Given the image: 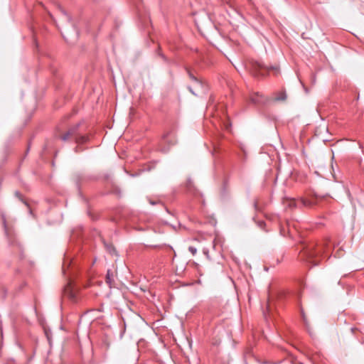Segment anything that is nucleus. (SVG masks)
Wrapping results in <instances>:
<instances>
[{
  "label": "nucleus",
  "instance_id": "obj_1",
  "mask_svg": "<svg viewBox=\"0 0 364 364\" xmlns=\"http://www.w3.org/2000/svg\"><path fill=\"white\" fill-rule=\"evenodd\" d=\"M325 245L311 242L306 245L299 252L301 259L306 260L313 266L319 264L322 259L323 253L325 251Z\"/></svg>",
  "mask_w": 364,
  "mask_h": 364
},
{
  "label": "nucleus",
  "instance_id": "obj_2",
  "mask_svg": "<svg viewBox=\"0 0 364 364\" xmlns=\"http://www.w3.org/2000/svg\"><path fill=\"white\" fill-rule=\"evenodd\" d=\"M187 72L189 77L193 81V85L188 87L190 92H191L193 95H197L200 92L205 91V88L203 83L196 76H194L190 70L187 69Z\"/></svg>",
  "mask_w": 364,
  "mask_h": 364
},
{
  "label": "nucleus",
  "instance_id": "obj_3",
  "mask_svg": "<svg viewBox=\"0 0 364 364\" xmlns=\"http://www.w3.org/2000/svg\"><path fill=\"white\" fill-rule=\"evenodd\" d=\"M299 202L301 207L311 208L318 204V198L315 196L312 198H300Z\"/></svg>",
  "mask_w": 364,
  "mask_h": 364
},
{
  "label": "nucleus",
  "instance_id": "obj_4",
  "mask_svg": "<svg viewBox=\"0 0 364 364\" xmlns=\"http://www.w3.org/2000/svg\"><path fill=\"white\" fill-rule=\"evenodd\" d=\"M270 69L275 70L276 73L278 72L277 69L276 68H270ZM269 71V68L264 66V65L257 63L254 65V75H262L264 76L266 73H268Z\"/></svg>",
  "mask_w": 364,
  "mask_h": 364
},
{
  "label": "nucleus",
  "instance_id": "obj_5",
  "mask_svg": "<svg viewBox=\"0 0 364 364\" xmlns=\"http://www.w3.org/2000/svg\"><path fill=\"white\" fill-rule=\"evenodd\" d=\"M78 126H79L78 124H76V125L72 127L71 128H70L68 132H66L65 134H63L62 136H60V139L65 141H68L70 139H75V136H77V130L78 129Z\"/></svg>",
  "mask_w": 364,
  "mask_h": 364
},
{
  "label": "nucleus",
  "instance_id": "obj_6",
  "mask_svg": "<svg viewBox=\"0 0 364 364\" xmlns=\"http://www.w3.org/2000/svg\"><path fill=\"white\" fill-rule=\"evenodd\" d=\"M250 100L255 105H261L265 103L267 99L259 92H254L250 95Z\"/></svg>",
  "mask_w": 364,
  "mask_h": 364
},
{
  "label": "nucleus",
  "instance_id": "obj_7",
  "mask_svg": "<svg viewBox=\"0 0 364 364\" xmlns=\"http://www.w3.org/2000/svg\"><path fill=\"white\" fill-rule=\"evenodd\" d=\"M64 294L68 296L71 301H76L77 296L76 293L73 289L70 284H68L64 289Z\"/></svg>",
  "mask_w": 364,
  "mask_h": 364
},
{
  "label": "nucleus",
  "instance_id": "obj_8",
  "mask_svg": "<svg viewBox=\"0 0 364 364\" xmlns=\"http://www.w3.org/2000/svg\"><path fill=\"white\" fill-rule=\"evenodd\" d=\"M284 205L288 207L290 209L295 208H300V204L299 202V199L296 200L294 198H289L287 199L284 202Z\"/></svg>",
  "mask_w": 364,
  "mask_h": 364
},
{
  "label": "nucleus",
  "instance_id": "obj_9",
  "mask_svg": "<svg viewBox=\"0 0 364 364\" xmlns=\"http://www.w3.org/2000/svg\"><path fill=\"white\" fill-rule=\"evenodd\" d=\"M106 282L109 285V287H111L114 282V274L110 269H108L107 272Z\"/></svg>",
  "mask_w": 364,
  "mask_h": 364
},
{
  "label": "nucleus",
  "instance_id": "obj_10",
  "mask_svg": "<svg viewBox=\"0 0 364 364\" xmlns=\"http://www.w3.org/2000/svg\"><path fill=\"white\" fill-rule=\"evenodd\" d=\"M88 140V136L84 135H79L77 134L75 136V141L77 144H84L86 143Z\"/></svg>",
  "mask_w": 364,
  "mask_h": 364
},
{
  "label": "nucleus",
  "instance_id": "obj_11",
  "mask_svg": "<svg viewBox=\"0 0 364 364\" xmlns=\"http://www.w3.org/2000/svg\"><path fill=\"white\" fill-rule=\"evenodd\" d=\"M287 99V95L284 92H281L277 94L274 100L276 101H285Z\"/></svg>",
  "mask_w": 364,
  "mask_h": 364
},
{
  "label": "nucleus",
  "instance_id": "obj_12",
  "mask_svg": "<svg viewBox=\"0 0 364 364\" xmlns=\"http://www.w3.org/2000/svg\"><path fill=\"white\" fill-rule=\"evenodd\" d=\"M102 345L105 349H108L110 346V342L108 338L106 337L102 341Z\"/></svg>",
  "mask_w": 364,
  "mask_h": 364
},
{
  "label": "nucleus",
  "instance_id": "obj_13",
  "mask_svg": "<svg viewBox=\"0 0 364 364\" xmlns=\"http://www.w3.org/2000/svg\"><path fill=\"white\" fill-rule=\"evenodd\" d=\"M60 11L63 14L66 21L70 22L71 21L70 16L63 9H60Z\"/></svg>",
  "mask_w": 364,
  "mask_h": 364
},
{
  "label": "nucleus",
  "instance_id": "obj_14",
  "mask_svg": "<svg viewBox=\"0 0 364 364\" xmlns=\"http://www.w3.org/2000/svg\"><path fill=\"white\" fill-rule=\"evenodd\" d=\"M188 250L191 252L193 255H195L197 252V249L195 247L190 246L188 247Z\"/></svg>",
  "mask_w": 364,
  "mask_h": 364
},
{
  "label": "nucleus",
  "instance_id": "obj_15",
  "mask_svg": "<svg viewBox=\"0 0 364 364\" xmlns=\"http://www.w3.org/2000/svg\"><path fill=\"white\" fill-rule=\"evenodd\" d=\"M15 196L21 200L23 201V198H22V196L21 194L18 192V191H16L15 192Z\"/></svg>",
  "mask_w": 364,
  "mask_h": 364
},
{
  "label": "nucleus",
  "instance_id": "obj_16",
  "mask_svg": "<svg viewBox=\"0 0 364 364\" xmlns=\"http://www.w3.org/2000/svg\"><path fill=\"white\" fill-rule=\"evenodd\" d=\"M259 225V226L261 228H262V226L264 225V222H260Z\"/></svg>",
  "mask_w": 364,
  "mask_h": 364
},
{
  "label": "nucleus",
  "instance_id": "obj_17",
  "mask_svg": "<svg viewBox=\"0 0 364 364\" xmlns=\"http://www.w3.org/2000/svg\"><path fill=\"white\" fill-rule=\"evenodd\" d=\"M269 304H268L267 307V311H269Z\"/></svg>",
  "mask_w": 364,
  "mask_h": 364
},
{
  "label": "nucleus",
  "instance_id": "obj_18",
  "mask_svg": "<svg viewBox=\"0 0 364 364\" xmlns=\"http://www.w3.org/2000/svg\"><path fill=\"white\" fill-rule=\"evenodd\" d=\"M264 317L267 318L266 313H264Z\"/></svg>",
  "mask_w": 364,
  "mask_h": 364
}]
</instances>
